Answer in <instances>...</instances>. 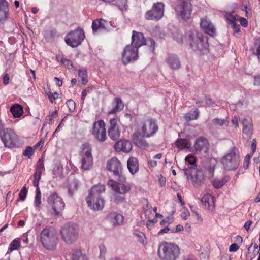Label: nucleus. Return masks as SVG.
I'll return each instance as SVG.
<instances>
[{
	"label": "nucleus",
	"instance_id": "1",
	"mask_svg": "<svg viewBox=\"0 0 260 260\" xmlns=\"http://www.w3.org/2000/svg\"><path fill=\"white\" fill-rule=\"evenodd\" d=\"M105 191V186L101 184L93 185L86 198L88 207L93 210H102L104 207V200L101 194Z\"/></svg>",
	"mask_w": 260,
	"mask_h": 260
},
{
	"label": "nucleus",
	"instance_id": "2",
	"mask_svg": "<svg viewBox=\"0 0 260 260\" xmlns=\"http://www.w3.org/2000/svg\"><path fill=\"white\" fill-rule=\"evenodd\" d=\"M189 41L191 48L201 54H207L209 51L208 38L197 31L189 32Z\"/></svg>",
	"mask_w": 260,
	"mask_h": 260
},
{
	"label": "nucleus",
	"instance_id": "3",
	"mask_svg": "<svg viewBox=\"0 0 260 260\" xmlns=\"http://www.w3.org/2000/svg\"><path fill=\"white\" fill-rule=\"evenodd\" d=\"M180 254V249L176 244L164 242L159 245L158 255L161 260H176Z\"/></svg>",
	"mask_w": 260,
	"mask_h": 260
},
{
	"label": "nucleus",
	"instance_id": "4",
	"mask_svg": "<svg viewBox=\"0 0 260 260\" xmlns=\"http://www.w3.org/2000/svg\"><path fill=\"white\" fill-rule=\"evenodd\" d=\"M224 168L228 171L236 169L239 165V151L236 147H233L221 160Z\"/></svg>",
	"mask_w": 260,
	"mask_h": 260
},
{
	"label": "nucleus",
	"instance_id": "5",
	"mask_svg": "<svg viewBox=\"0 0 260 260\" xmlns=\"http://www.w3.org/2000/svg\"><path fill=\"white\" fill-rule=\"evenodd\" d=\"M40 238L45 248L53 250L56 248L58 239L54 229L50 228L44 229L41 233Z\"/></svg>",
	"mask_w": 260,
	"mask_h": 260
},
{
	"label": "nucleus",
	"instance_id": "6",
	"mask_svg": "<svg viewBox=\"0 0 260 260\" xmlns=\"http://www.w3.org/2000/svg\"><path fill=\"white\" fill-rule=\"evenodd\" d=\"M60 233L66 243L72 244L78 238L79 228L76 224L67 223L61 228Z\"/></svg>",
	"mask_w": 260,
	"mask_h": 260
},
{
	"label": "nucleus",
	"instance_id": "7",
	"mask_svg": "<svg viewBox=\"0 0 260 260\" xmlns=\"http://www.w3.org/2000/svg\"><path fill=\"white\" fill-rule=\"evenodd\" d=\"M0 138L6 147L13 148L16 146L18 137L11 128H5L0 132Z\"/></svg>",
	"mask_w": 260,
	"mask_h": 260
},
{
	"label": "nucleus",
	"instance_id": "8",
	"mask_svg": "<svg viewBox=\"0 0 260 260\" xmlns=\"http://www.w3.org/2000/svg\"><path fill=\"white\" fill-rule=\"evenodd\" d=\"M84 38L83 29L78 28L69 32L65 37V42L68 45L76 47L81 44Z\"/></svg>",
	"mask_w": 260,
	"mask_h": 260
},
{
	"label": "nucleus",
	"instance_id": "9",
	"mask_svg": "<svg viewBox=\"0 0 260 260\" xmlns=\"http://www.w3.org/2000/svg\"><path fill=\"white\" fill-rule=\"evenodd\" d=\"M80 156L82 169L85 170H89L93 164L91 147L89 144H84L82 145Z\"/></svg>",
	"mask_w": 260,
	"mask_h": 260
},
{
	"label": "nucleus",
	"instance_id": "10",
	"mask_svg": "<svg viewBox=\"0 0 260 260\" xmlns=\"http://www.w3.org/2000/svg\"><path fill=\"white\" fill-rule=\"evenodd\" d=\"M107 168L113 172L114 177L118 181L123 182L126 180L125 177L122 175L121 164L116 157H112L107 162Z\"/></svg>",
	"mask_w": 260,
	"mask_h": 260
},
{
	"label": "nucleus",
	"instance_id": "11",
	"mask_svg": "<svg viewBox=\"0 0 260 260\" xmlns=\"http://www.w3.org/2000/svg\"><path fill=\"white\" fill-rule=\"evenodd\" d=\"M175 11L182 19H188L192 12V5L188 0H178Z\"/></svg>",
	"mask_w": 260,
	"mask_h": 260
},
{
	"label": "nucleus",
	"instance_id": "12",
	"mask_svg": "<svg viewBox=\"0 0 260 260\" xmlns=\"http://www.w3.org/2000/svg\"><path fill=\"white\" fill-rule=\"evenodd\" d=\"M91 134L94 138L100 142H103L106 140V124L104 120L101 119L93 123Z\"/></svg>",
	"mask_w": 260,
	"mask_h": 260
},
{
	"label": "nucleus",
	"instance_id": "13",
	"mask_svg": "<svg viewBox=\"0 0 260 260\" xmlns=\"http://www.w3.org/2000/svg\"><path fill=\"white\" fill-rule=\"evenodd\" d=\"M164 13V4L161 2H157L153 4L150 10L146 12L145 18L149 20H159L162 17Z\"/></svg>",
	"mask_w": 260,
	"mask_h": 260
},
{
	"label": "nucleus",
	"instance_id": "14",
	"mask_svg": "<svg viewBox=\"0 0 260 260\" xmlns=\"http://www.w3.org/2000/svg\"><path fill=\"white\" fill-rule=\"evenodd\" d=\"M48 203L56 215H58L64 208V203L56 193H53L49 196Z\"/></svg>",
	"mask_w": 260,
	"mask_h": 260
},
{
	"label": "nucleus",
	"instance_id": "15",
	"mask_svg": "<svg viewBox=\"0 0 260 260\" xmlns=\"http://www.w3.org/2000/svg\"><path fill=\"white\" fill-rule=\"evenodd\" d=\"M158 130V126L154 119H150L146 121L142 126L140 132L143 137L149 138L153 135Z\"/></svg>",
	"mask_w": 260,
	"mask_h": 260
},
{
	"label": "nucleus",
	"instance_id": "16",
	"mask_svg": "<svg viewBox=\"0 0 260 260\" xmlns=\"http://www.w3.org/2000/svg\"><path fill=\"white\" fill-rule=\"evenodd\" d=\"M138 49L132 45H127L123 52L122 58L123 63L126 64L137 59Z\"/></svg>",
	"mask_w": 260,
	"mask_h": 260
},
{
	"label": "nucleus",
	"instance_id": "17",
	"mask_svg": "<svg viewBox=\"0 0 260 260\" xmlns=\"http://www.w3.org/2000/svg\"><path fill=\"white\" fill-rule=\"evenodd\" d=\"M108 133L110 138L114 141H116L119 138L120 131L116 118H113L110 119Z\"/></svg>",
	"mask_w": 260,
	"mask_h": 260
},
{
	"label": "nucleus",
	"instance_id": "18",
	"mask_svg": "<svg viewBox=\"0 0 260 260\" xmlns=\"http://www.w3.org/2000/svg\"><path fill=\"white\" fill-rule=\"evenodd\" d=\"M108 185L112 188L114 192L123 195L129 192L131 189V186L129 184L119 183L113 180H110Z\"/></svg>",
	"mask_w": 260,
	"mask_h": 260
},
{
	"label": "nucleus",
	"instance_id": "19",
	"mask_svg": "<svg viewBox=\"0 0 260 260\" xmlns=\"http://www.w3.org/2000/svg\"><path fill=\"white\" fill-rule=\"evenodd\" d=\"M193 147L196 153L202 152L206 153L209 149V143L206 138L201 136L196 139Z\"/></svg>",
	"mask_w": 260,
	"mask_h": 260
},
{
	"label": "nucleus",
	"instance_id": "20",
	"mask_svg": "<svg viewBox=\"0 0 260 260\" xmlns=\"http://www.w3.org/2000/svg\"><path fill=\"white\" fill-rule=\"evenodd\" d=\"M200 26L202 29L210 36L216 35V29L214 25L206 17L201 19Z\"/></svg>",
	"mask_w": 260,
	"mask_h": 260
},
{
	"label": "nucleus",
	"instance_id": "21",
	"mask_svg": "<svg viewBox=\"0 0 260 260\" xmlns=\"http://www.w3.org/2000/svg\"><path fill=\"white\" fill-rule=\"evenodd\" d=\"M146 44V39L143 33L133 30L132 36V45L139 49Z\"/></svg>",
	"mask_w": 260,
	"mask_h": 260
},
{
	"label": "nucleus",
	"instance_id": "22",
	"mask_svg": "<svg viewBox=\"0 0 260 260\" xmlns=\"http://www.w3.org/2000/svg\"><path fill=\"white\" fill-rule=\"evenodd\" d=\"M243 125V133L244 137L250 139L253 133V124L250 118H244L242 120Z\"/></svg>",
	"mask_w": 260,
	"mask_h": 260
},
{
	"label": "nucleus",
	"instance_id": "23",
	"mask_svg": "<svg viewBox=\"0 0 260 260\" xmlns=\"http://www.w3.org/2000/svg\"><path fill=\"white\" fill-rule=\"evenodd\" d=\"M143 137L140 132L137 131L132 135V140L134 144L141 149H146L148 147V144Z\"/></svg>",
	"mask_w": 260,
	"mask_h": 260
},
{
	"label": "nucleus",
	"instance_id": "24",
	"mask_svg": "<svg viewBox=\"0 0 260 260\" xmlns=\"http://www.w3.org/2000/svg\"><path fill=\"white\" fill-rule=\"evenodd\" d=\"M114 148L116 151H123L127 153L132 150V144L128 140H121L116 143Z\"/></svg>",
	"mask_w": 260,
	"mask_h": 260
},
{
	"label": "nucleus",
	"instance_id": "25",
	"mask_svg": "<svg viewBox=\"0 0 260 260\" xmlns=\"http://www.w3.org/2000/svg\"><path fill=\"white\" fill-rule=\"evenodd\" d=\"M166 61L169 67L173 70L179 69L181 67L180 60L175 54H168Z\"/></svg>",
	"mask_w": 260,
	"mask_h": 260
},
{
	"label": "nucleus",
	"instance_id": "26",
	"mask_svg": "<svg viewBox=\"0 0 260 260\" xmlns=\"http://www.w3.org/2000/svg\"><path fill=\"white\" fill-rule=\"evenodd\" d=\"M112 104L114 107L108 111L107 114L108 115L115 114L121 111L124 107L122 100L119 97H116L114 99Z\"/></svg>",
	"mask_w": 260,
	"mask_h": 260
},
{
	"label": "nucleus",
	"instance_id": "27",
	"mask_svg": "<svg viewBox=\"0 0 260 260\" xmlns=\"http://www.w3.org/2000/svg\"><path fill=\"white\" fill-rule=\"evenodd\" d=\"M107 218L114 226L122 224L124 219L122 215L116 212L109 213L107 216Z\"/></svg>",
	"mask_w": 260,
	"mask_h": 260
},
{
	"label": "nucleus",
	"instance_id": "28",
	"mask_svg": "<svg viewBox=\"0 0 260 260\" xmlns=\"http://www.w3.org/2000/svg\"><path fill=\"white\" fill-rule=\"evenodd\" d=\"M201 202L204 205L205 208L212 210L214 207V201L213 197L209 194H205L201 199Z\"/></svg>",
	"mask_w": 260,
	"mask_h": 260
},
{
	"label": "nucleus",
	"instance_id": "29",
	"mask_svg": "<svg viewBox=\"0 0 260 260\" xmlns=\"http://www.w3.org/2000/svg\"><path fill=\"white\" fill-rule=\"evenodd\" d=\"M127 166L128 171L133 175L136 174L139 170V164L135 157H129L127 161Z\"/></svg>",
	"mask_w": 260,
	"mask_h": 260
},
{
	"label": "nucleus",
	"instance_id": "30",
	"mask_svg": "<svg viewBox=\"0 0 260 260\" xmlns=\"http://www.w3.org/2000/svg\"><path fill=\"white\" fill-rule=\"evenodd\" d=\"M107 24V22L102 19L93 20L92 23L93 32H95L99 29L106 28Z\"/></svg>",
	"mask_w": 260,
	"mask_h": 260
},
{
	"label": "nucleus",
	"instance_id": "31",
	"mask_svg": "<svg viewBox=\"0 0 260 260\" xmlns=\"http://www.w3.org/2000/svg\"><path fill=\"white\" fill-rule=\"evenodd\" d=\"M216 164V160L214 158H210L207 161L205 168L209 172V177H212L214 176V172Z\"/></svg>",
	"mask_w": 260,
	"mask_h": 260
},
{
	"label": "nucleus",
	"instance_id": "32",
	"mask_svg": "<svg viewBox=\"0 0 260 260\" xmlns=\"http://www.w3.org/2000/svg\"><path fill=\"white\" fill-rule=\"evenodd\" d=\"M10 112L15 118H19L23 114V110L20 104H15L11 107Z\"/></svg>",
	"mask_w": 260,
	"mask_h": 260
},
{
	"label": "nucleus",
	"instance_id": "33",
	"mask_svg": "<svg viewBox=\"0 0 260 260\" xmlns=\"http://www.w3.org/2000/svg\"><path fill=\"white\" fill-rule=\"evenodd\" d=\"M176 146L179 150L189 149L191 146V144L188 140L186 139H178L175 142Z\"/></svg>",
	"mask_w": 260,
	"mask_h": 260
},
{
	"label": "nucleus",
	"instance_id": "34",
	"mask_svg": "<svg viewBox=\"0 0 260 260\" xmlns=\"http://www.w3.org/2000/svg\"><path fill=\"white\" fill-rule=\"evenodd\" d=\"M72 260H88L85 254H83L80 250H72L71 252Z\"/></svg>",
	"mask_w": 260,
	"mask_h": 260
},
{
	"label": "nucleus",
	"instance_id": "35",
	"mask_svg": "<svg viewBox=\"0 0 260 260\" xmlns=\"http://www.w3.org/2000/svg\"><path fill=\"white\" fill-rule=\"evenodd\" d=\"M229 180V177L225 176L219 179H214L212 181L213 186L215 188H220Z\"/></svg>",
	"mask_w": 260,
	"mask_h": 260
},
{
	"label": "nucleus",
	"instance_id": "36",
	"mask_svg": "<svg viewBox=\"0 0 260 260\" xmlns=\"http://www.w3.org/2000/svg\"><path fill=\"white\" fill-rule=\"evenodd\" d=\"M79 186V181L76 179L71 180L69 181L68 186V192L71 195L77 190Z\"/></svg>",
	"mask_w": 260,
	"mask_h": 260
},
{
	"label": "nucleus",
	"instance_id": "37",
	"mask_svg": "<svg viewBox=\"0 0 260 260\" xmlns=\"http://www.w3.org/2000/svg\"><path fill=\"white\" fill-rule=\"evenodd\" d=\"M56 59L58 62H61L62 64L66 66L69 69H71L73 68L72 62L62 55H57L56 56Z\"/></svg>",
	"mask_w": 260,
	"mask_h": 260
},
{
	"label": "nucleus",
	"instance_id": "38",
	"mask_svg": "<svg viewBox=\"0 0 260 260\" xmlns=\"http://www.w3.org/2000/svg\"><path fill=\"white\" fill-rule=\"evenodd\" d=\"M199 115V111L198 109L190 111L185 116V119L187 121H190L197 119Z\"/></svg>",
	"mask_w": 260,
	"mask_h": 260
},
{
	"label": "nucleus",
	"instance_id": "39",
	"mask_svg": "<svg viewBox=\"0 0 260 260\" xmlns=\"http://www.w3.org/2000/svg\"><path fill=\"white\" fill-rule=\"evenodd\" d=\"M8 5L0 6V21L7 19L8 15Z\"/></svg>",
	"mask_w": 260,
	"mask_h": 260
},
{
	"label": "nucleus",
	"instance_id": "40",
	"mask_svg": "<svg viewBox=\"0 0 260 260\" xmlns=\"http://www.w3.org/2000/svg\"><path fill=\"white\" fill-rule=\"evenodd\" d=\"M112 199L114 202L116 203H119L123 202L125 200V195L114 192L112 197Z\"/></svg>",
	"mask_w": 260,
	"mask_h": 260
},
{
	"label": "nucleus",
	"instance_id": "41",
	"mask_svg": "<svg viewBox=\"0 0 260 260\" xmlns=\"http://www.w3.org/2000/svg\"><path fill=\"white\" fill-rule=\"evenodd\" d=\"M212 123L216 126L222 127L223 125L228 126L229 121L224 119L214 118L212 120Z\"/></svg>",
	"mask_w": 260,
	"mask_h": 260
},
{
	"label": "nucleus",
	"instance_id": "42",
	"mask_svg": "<svg viewBox=\"0 0 260 260\" xmlns=\"http://www.w3.org/2000/svg\"><path fill=\"white\" fill-rule=\"evenodd\" d=\"M252 50L253 54L258 56L260 61V41L257 40L254 43Z\"/></svg>",
	"mask_w": 260,
	"mask_h": 260
},
{
	"label": "nucleus",
	"instance_id": "43",
	"mask_svg": "<svg viewBox=\"0 0 260 260\" xmlns=\"http://www.w3.org/2000/svg\"><path fill=\"white\" fill-rule=\"evenodd\" d=\"M78 76L81 79L83 84H85L87 82V73L86 70L83 69H80L78 72Z\"/></svg>",
	"mask_w": 260,
	"mask_h": 260
},
{
	"label": "nucleus",
	"instance_id": "44",
	"mask_svg": "<svg viewBox=\"0 0 260 260\" xmlns=\"http://www.w3.org/2000/svg\"><path fill=\"white\" fill-rule=\"evenodd\" d=\"M99 248L100 252L99 258L101 259L105 260L107 253V249L106 246L104 244H101L99 246Z\"/></svg>",
	"mask_w": 260,
	"mask_h": 260
},
{
	"label": "nucleus",
	"instance_id": "45",
	"mask_svg": "<svg viewBox=\"0 0 260 260\" xmlns=\"http://www.w3.org/2000/svg\"><path fill=\"white\" fill-rule=\"evenodd\" d=\"M127 0H117L116 6L121 11H125L127 9Z\"/></svg>",
	"mask_w": 260,
	"mask_h": 260
},
{
	"label": "nucleus",
	"instance_id": "46",
	"mask_svg": "<svg viewBox=\"0 0 260 260\" xmlns=\"http://www.w3.org/2000/svg\"><path fill=\"white\" fill-rule=\"evenodd\" d=\"M41 204V193L39 188H36V194L35 196V205L36 207H39Z\"/></svg>",
	"mask_w": 260,
	"mask_h": 260
},
{
	"label": "nucleus",
	"instance_id": "47",
	"mask_svg": "<svg viewBox=\"0 0 260 260\" xmlns=\"http://www.w3.org/2000/svg\"><path fill=\"white\" fill-rule=\"evenodd\" d=\"M45 170L44 160L43 159H40L38 161L36 166V172L42 173Z\"/></svg>",
	"mask_w": 260,
	"mask_h": 260
},
{
	"label": "nucleus",
	"instance_id": "48",
	"mask_svg": "<svg viewBox=\"0 0 260 260\" xmlns=\"http://www.w3.org/2000/svg\"><path fill=\"white\" fill-rule=\"evenodd\" d=\"M136 236L138 238V241L143 244H146L147 243V240L146 239V237L144 233L138 232L135 234Z\"/></svg>",
	"mask_w": 260,
	"mask_h": 260
},
{
	"label": "nucleus",
	"instance_id": "49",
	"mask_svg": "<svg viewBox=\"0 0 260 260\" xmlns=\"http://www.w3.org/2000/svg\"><path fill=\"white\" fill-rule=\"evenodd\" d=\"M42 173L36 172L34 175L33 184L36 188H39V181L41 178Z\"/></svg>",
	"mask_w": 260,
	"mask_h": 260
},
{
	"label": "nucleus",
	"instance_id": "50",
	"mask_svg": "<svg viewBox=\"0 0 260 260\" xmlns=\"http://www.w3.org/2000/svg\"><path fill=\"white\" fill-rule=\"evenodd\" d=\"M214 103V102L212 101V100L211 98H208L207 96H204L203 98V100L202 101L200 106H210L212 105V104Z\"/></svg>",
	"mask_w": 260,
	"mask_h": 260
},
{
	"label": "nucleus",
	"instance_id": "51",
	"mask_svg": "<svg viewBox=\"0 0 260 260\" xmlns=\"http://www.w3.org/2000/svg\"><path fill=\"white\" fill-rule=\"evenodd\" d=\"M20 246V242L19 240L14 239L10 244L9 250L11 251L17 250Z\"/></svg>",
	"mask_w": 260,
	"mask_h": 260
},
{
	"label": "nucleus",
	"instance_id": "52",
	"mask_svg": "<svg viewBox=\"0 0 260 260\" xmlns=\"http://www.w3.org/2000/svg\"><path fill=\"white\" fill-rule=\"evenodd\" d=\"M66 104L69 108L70 112H73L75 109L76 104L75 102L72 100H69L67 101Z\"/></svg>",
	"mask_w": 260,
	"mask_h": 260
},
{
	"label": "nucleus",
	"instance_id": "53",
	"mask_svg": "<svg viewBox=\"0 0 260 260\" xmlns=\"http://www.w3.org/2000/svg\"><path fill=\"white\" fill-rule=\"evenodd\" d=\"M173 39L176 40L177 43H180L183 41V35L179 31H176L173 35Z\"/></svg>",
	"mask_w": 260,
	"mask_h": 260
},
{
	"label": "nucleus",
	"instance_id": "54",
	"mask_svg": "<svg viewBox=\"0 0 260 260\" xmlns=\"http://www.w3.org/2000/svg\"><path fill=\"white\" fill-rule=\"evenodd\" d=\"M34 150L31 147L27 146L24 150L23 154L24 156H27L29 158L33 154Z\"/></svg>",
	"mask_w": 260,
	"mask_h": 260
},
{
	"label": "nucleus",
	"instance_id": "55",
	"mask_svg": "<svg viewBox=\"0 0 260 260\" xmlns=\"http://www.w3.org/2000/svg\"><path fill=\"white\" fill-rule=\"evenodd\" d=\"M186 162H188L189 164L193 165L196 161V159L192 155H188L185 159Z\"/></svg>",
	"mask_w": 260,
	"mask_h": 260
},
{
	"label": "nucleus",
	"instance_id": "56",
	"mask_svg": "<svg viewBox=\"0 0 260 260\" xmlns=\"http://www.w3.org/2000/svg\"><path fill=\"white\" fill-rule=\"evenodd\" d=\"M151 206L147 202V203L145 207H143V212L145 215H149L151 213Z\"/></svg>",
	"mask_w": 260,
	"mask_h": 260
},
{
	"label": "nucleus",
	"instance_id": "57",
	"mask_svg": "<svg viewBox=\"0 0 260 260\" xmlns=\"http://www.w3.org/2000/svg\"><path fill=\"white\" fill-rule=\"evenodd\" d=\"M47 94L51 103H53V101L57 99L59 96V94L57 92H54V93H52L51 92H49L47 93Z\"/></svg>",
	"mask_w": 260,
	"mask_h": 260
},
{
	"label": "nucleus",
	"instance_id": "58",
	"mask_svg": "<svg viewBox=\"0 0 260 260\" xmlns=\"http://www.w3.org/2000/svg\"><path fill=\"white\" fill-rule=\"evenodd\" d=\"M145 45H148L151 47L152 51H154L155 48V42L152 39L149 38L147 40H146V44Z\"/></svg>",
	"mask_w": 260,
	"mask_h": 260
},
{
	"label": "nucleus",
	"instance_id": "59",
	"mask_svg": "<svg viewBox=\"0 0 260 260\" xmlns=\"http://www.w3.org/2000/svg\"><path fill=\"white\" fill-rule=\"evenodd\" d=\"M252 154H247L245 156L244 162V168L245 169H247L248 168L250 159L252 157Z\"/></svg>",
	"mask_w": 260,
	"mask_h": 260
},
{
	"label": "nucleus",
	"instance_id": "60",
	"mask_svg": "<svg viewBox=\"0 0 260 260\" xmlns=\"http://www.w3.org/2000/svg\"><path fill=\"white\" fill-rule=\"evenodd\" d=\"M27 194L26 188L24 187L20 191L19 197L21 200L24 201L26 198Z\"/></svg>",
	"mask_w": 260,
	"mask_h": 260
},
{
	"label": "nucleus",
	"instance_id": "61",
	"mask_svg": "<svg viewBox=\"0 0 260 260\" xmlns=\"http://www.w3.org/2000/svg\"><path fill=\"white\" fill-rule=\"evenodd\" d=\"M166 179L162 175L158 176V183L160 187H163L166 185Z\"/></svg>",
	"mask_w": 260,
	"mask_h": 260
},
{
	"label": "nucleus",
	"instance_id": "62",
	"mask_svg": "<svg viewBox=\"0 0 260 260\" xmlns=\"http://www.w3.org/2000/svg\"><path fill=\"white\" fill-rule=\"evenodd\" d=\"M190 216V213L187 209H184L181 213V217L184 220H186Z\"/></svg>",
	"mask_w": 260,
	"mask_h": 260
},
{
	"label": "nucleus",
	"instance_id": "63",
	"mask_svg": "<svg viewBox=\"0 0 260 260\" xmlns=\"http://www.w3.org/2000/svg\"><path fill=\"white\" fill-rule=\"evenodd\" d=\"M225 18L227 21H228L229 23L232 24V23H235V16L230 14H228L225 15Z\"/></svg>",
	"mask_w": 260,
	"mask_h": 260
},
{
	"label": "nucleus",
	"instance_id": "64",
	"mask_svg": "<svg viewBox=\"0 0 260 260\" xmlns=\"http://www.w3.org/2000/svg\"><path fill=\"white\" fill-rule=\"evenodd\" d=\"M239 248V246L236 243H233L231 244L229 247L230 252H236Z\"/></svg>",
	"mask_w": 260,
	"mask_h": 260
}]
</instances>
